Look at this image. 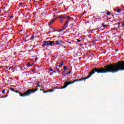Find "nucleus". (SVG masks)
Masks as SVG:
<instances>
[{"mask_svg":"<svg viewBox=\"0 0 124 124\" xmlns=\"http://www.w3.org/2000/svg\"><path fill=\"white\" fill-rule=\"evenodd\" d=\"M108 73H116L119 71H124V61H120L117 63H113L112 64L106 65Z\"/></svg>","mask_w":124,"mask_h":124,"instance_id":"nucleus-1","label":"nucleus"},{"mask_svg":"<svg viewBox=\"0 0 124 124\" xmlns=\"http://www.w3.org/2000/svg\"><path fill=\"white\" fill-rule=\"evenodd\" d=\"M96 72L98 74L99 73H108V71L107 70V68L106 66H104V67H101L100 68H94L92 69L91 72L89 73V75L88 77L86 78H79L78 82L80 81H83L84 80H87V79H89V78H91V76H93L94 73Z\"/></svg>","mask_w":124,"mask_h":124,"instance_id":"nucleus-2","label":"nucleus"},{"mask_svg":"<svg viewBox=\"0 0 124 124\" xmlns=\"http://www.w3.org/2000/svg\"><path fill=\"white\" fill-rule=\"evenodd\" d=\"M9 90H10L11 91H12V92H14L15 93H19L20 96L24 97V96H29V95H30L31 94V93H34L35 92H37L38 89L37 88L36 89H29L27 90V91L25 92L24 93H22L21 92H19V91H15V89L12 87H10V89Z\"/></svg>","mask_w":124,"mask_h":124,"instance_id":"nucleus-3","label":"nucleus"},{"mask_svg":"<svg viewBox=\"0 0 124 124\" xmlns=\"http://www.w3.org/2000/svg\"><path fill=\"white\" fill-rule=\"evenodd\" d=\"M55 45V42L54 41H45L43 42L42 45V47H45V46H54Z\"/></svg>","mask_w":124,"mask_h":124,"instance_id":"nucleus-4","label":"nucleus"},{"mask_svg":"<svg viewBox=\"0 0 124 124\" xmlns=\"http://www.w3.org/2000/svg\"><path fill=\"white\" fill-rule=\"evenodd\" d=\"M75 82H79L78 79H75L73 81H66L64 83V86L60 88L61 89H65L69 85H71L72 84H74Z\"/></svg>","mask_w":124,"mask_h":124,"instance_id":"nucleus-5","label":"nucleus"},{"mask_svg":"<svg viewBox=\"0 0 124 124\" xmlns=\"http://www.w3.org/2000/svg\"><path fill=\"white\" fill-rule=\"evenodd\" d=\"M63 43H64L62 40L60 41H56V45H62V44H63Z\"/></svg>","mask_w":124,"mask_h":124,"instance_id":"nucleus-6","label":"nucleus"},{"mask_svg":"<svg viewBox=\"0 0 124 124\" xmlns=\"http://www.w3.org/2000/svg\"><path fill=\"white\" fill-rule=\"evenodd\" d=\"M56 20H57V18H55L54 19L50 20L49 22H48V26H51V25H52V24H53L54 22L56 21Z\"/></svg>","mask_w":124,"mask_h":124,"instance_id":"nucleus-7","label":"nucleus"},{"mask_svg":"<svg viewBox=\"0 0 124 124\" xmlns=\"http://www.w3.org/2000/svg\"><path fill=\"white\" fill-rule=\"evenodd\" d=\"M102 27H103V28H105V27H108V26L109 25H108V24H107V21H105L102 24Z\"/></svg>","mask_w":124,"mask_h":124,"instance_id":"nucleus-8","label":"nucleus"},{"mask_svg":"<svg viewBox=\"0 0 124 124\" xmlns=\"http://www.w3.org/2000/svg\"><path fill=\"white\" fill-rule=\"evenodd\" d=\"M52 92H54V90H53V89L49 90H48L47 91H43L44 93H52Z\"/></svg>","mask_w":124,"mask_h":124,"instance_id":"nucleus-9","label":"nucleus"},{"mask_svg":"<svg viewBox=\"0 0 124 124\" xmlns=\"http://www.w3.org/2000/svg\"><path fill=\"white\" fill-rule=\"evenodd\" d=\"M55 70L57 71V72H60V69L58 68V66H57L55 68Z\"/></svg>","mask_w":124,"mask_h":124,"instance_id":"nucleus-10","label":"nucleus"},{"mask_svg":"<svg viewBox=\"0 0 124 124\" xmlns=\"http://www.w3.org/2000/svg\"><path fill=\"white\" fill-rule=\"evenodd\" d=\"M33 38H34V34H33L31 38L30 39V40H32V39H33Z\"/></svg>","mask_w":124,"mask_h":124,"instance_id":"nucleus-11","label":"nucleus"},{"mask_svg":"<svg viewBox=\"0 0 124 124\" xmlns=\"http://www.w3.org/2000/svg\"><path fill=\"white\" fill-rule=\"evenodd\" d=\"M66 17H67V16H66V15H64L62 16V19H64V18H66Z\"/></svg>","mask_w":124,"mask_h":124,"instance_id":"nucleus-12","label":"nucleus"},{"mask_svg":"<svg viewBox=\"0 0 124 124\" xmlns=\"http://www.w3.org/2000/svg\"><path fill=\"white\" fill-rule=\"evenodd\" d=\"M62 65H63V61L62 62V63H61L60 65H58V67H61V66H62Z\"/></svg>","mask_w":124,"mask_h":124,"instance_id":"nucleus-13","label":"nucleus"},{"mask_svg":"<svg viewBox=\"0 0 124 124\" xmlns=\"http://www.w3.org/2000/svg\"><path fill=\"white\" fill-rule=\"evenodd\" d=\"M63 68L64 71H66V70L67 69V67L64 66Z\"/></svg>","mask_w":124,"mask_h":124,"instance_id":"nucleus-14","label":"nucleus"},{"mask_svg":"<svg viewBox=\"0 0 124 124\" xmlns=\"http://www.w3.org/2000/svg\"><path fill=\"white\" fill-rule=\"evenodd\" d=\"M7 96H8V94H6L4 96H2L1 97V98H5V97H7Z\"/></svg>","mask_w":124,"mask_h":124,"instance_id":"nucleus-15","label":"nucleus"},{"mask_svg":"<svg viewBox=\"0 0 124 124\" xmlns=\"http://www.w3.org/2000/svg\"><path fill=\"white\" fill-rule=\"evenodd\" d=\"M64 31V29H60L58 31L59 32H61V31Z\"/></svg>","mask_w":124,"mask_h":124,"instance_id":"nucleus-16","label":"nucleus"},{"mask_svg":"<svg viewBox=\"0 0 124 124\" xmlns=\"http://www.w3.org/2000/svg\"><path fill=\"white\" fill-rule=\"evenodd\" d=\"M110 14H111V12H108L107 13V15L108 16H110Z\"/></svg>","mask_w":124,"mask_h":124,"instance_id":"nucleus-17","label":"nucleus"},{"mask_svg":"<svg viewBox=\"0 0 124 124\" xmlns=\"http://www.w3.org/2000/svg\"><path fill=\"white\" fill-rule=\"evenodd\" d=\"M69 22H68V20H66L65 23H64V25H68V24L69 23Z\"/></svg>","mask_w":124,"mask_h":124,"instance_id":"nucleus-18","label":"nucleus"},{"mask_svg":"<svg viewBox=\"0 0 124 124\" xmlns=\"http://www.w3.org/2000/svg\"><path fill=\"white\" fill-rule=\"evenodd\" d=\"M66 28H67V25L66 26H65V25H64L62 27V29H64V30H65V29H66Z\"/></svg>","mask_w":124,"mask_h":124,"instance_id":"nucleus-19","label":"nucleus"},{"mask_svg":"<svg viewBox=\"0 0 124 124\" xmlns=\"http://www.w3.org/2000/svg\"><path fill=\"white\" fill-rule=\"evenodd\" d=\"M116 12L117 13H120V12H121V10L120 9H117L116 10Z\"/></svg>","mask_w":124,"mask_h":124,"instance_id":"nucleus-20","label":"nucleus"},{"mask_svg":"<svg viewBox=\"0 0 124 124\" xmlns=\"http://www.w3.org/2000/svg\"><path fill=\"white\" fill-rule=\"evenodd\" d=\"M2 93L3 94H4L5 93V89H4L2 91Z\"/></svg>","mask_w":124,"mask_h":124,"instance_id":"nucleus-21","label":"nucleus"},{"mask_svg":"<svg viewBox=\"0 0 124 124\" xmlns=\"http://www.w3.org/2000/svg\"><path fill=\"white\" fill-rule=\"evenodd\" d=\"M66 18H67L68 21H69V20H70V16H67Z\"/></svg>","mask_w":124,"mask_h":124,"instance_id":"nucleus-22","label":"nucleus"},{"mask_svg":"<svg viewBox=\"0 0 124 124\" xmlns=\"http://www.w3.org/2000/svg\"><path fill=\"white\" fill-rule=\"evenodd\" d=\"M71 74V71L68 72L66 74V75H68L69 74Z\"/></svg>","mask_w":124,"mask_h":124,"instance_id":"nucleus-23","label":"nucleus"},{"mask_svg":"<svg viewBox=\"0 0 124 124\" xmlns=\"http://www.w3.org/2000/svg\"><path fill=\"white\" fill-rule=\"evenodd\" d=\"M22 5H23V2H21L19 3V6H22Z\"/></svg>","mask_w":124,"mask_h":124,"instance_id":"nucleus-24","label":"nucleus"},{"mask_svg":"<svg viewBox=\"0 0 124 124\" xmlns=\"http://www.w3.org/2000/svg\"><path fill=\"white\" fill-rule=\"evenodd\" d=\"M38 60V58L36 57L35 59V62H37Z\"/></svg>","mask_w":124,"mask_h":124,"instance_id":"nucleus-25","label":"nucleus"},{"mask_svg":"<svg viewBox=\"0 0 124 124\" xmlns=\"http://www.w3.org/2000/svg\"><path fill=\"white\" fill-rule=\"evenodd\" d=\"M27 65H29V67H30V66H31V63H30V62H28V63H27Z\"/></svg>","mask_w":124,"mask_h":124,"instance_id":"nucleus-26","label":"nucleus"},{"mask_svg":"<svg viewBox=\"0 0 124 124\" xmlns=\"http://www.w3.org/2000/svg\"><path fill=\"white\" fill-rule=\"evenodd\" d=\"M77 41H78V42H81V40L79 39H77Z\"/></svg>","mask_w":124,"mask_h":124,"instance_id":"nucleus-27","label":"nucleus"},{"mask_svg":"<svg viewBox=\"0 0 124 124\" xmlns=\"http://www.w3.org/2000/svg\"><path fill=\"white\" fill-rule=\"evenodd\" d=\"M63 21H64V20L61 19H60V21L61 22V23H62V22H63Z\"/></svg>","mask_w":124,"mask_h":124,"instance_id":"nucleus-28","label":"nucleus"},{"mask_svg":"<svg viewBox=\"0 0 124 124\" xmlns=\"http://www.w3.org/2000/svg\"><path fill=\"white\" fill-rule=\"evenodd\" d=\"M49 70L50 71H54V70H53V69H52V68H49Z\"/></svg>","mask_w":124,"mask_h":124,"instance_id":"nucleus-29","label":"nucleus"},{"mask_svg":"<svg viewBox=\"0 0 124 124\" xmlns=\"http://www.w3.org/2000/svg\"><path fill=\"white\" fill-rule=\"evenodd\" d=\"M57 19H58V18H62V16H59L58 17H56Z\"/></svg>","mask_w":124,"mask_h":124,"instance_id":"nucleus-30","label":"nucleus"},{"mask_svg":"<svg viewBox=\"0 0 124 124\" xmlns=\"http://www.w3.org/2000/svg\"><path fill=\"white\" fill-rule=\"evenodd\" d=\"M51 33V31H49L46 32V34H48V33Z\"/></svg>","mask_w":124,"mask_h":124,"instance_id":"nucleus-31","label":"nucleus"},{"mask_svg":"<svg viewBox=\"0 0 124 124\" xmlns=\"http://www.w3.org/2000/svg\"><path fill=\"white\" fill-rule=\"evenodd\" d=\"M8 93H9V90L8 91V92H7L6 94H7V95H8Z\"/></svg>","mask_w":124,"mask_h":124,"instance_id":"nucleus-32","label":"nucleus"},{"mask_svg":"<svg viewBox=\"0 0 124 124\" xmlns=\"http://www.w3.org/2000/svg\"><path fill=\"white\" fill-rule=\"evenodd\" d=\"M70 27H73V24H71V25H70Z\"/></svg>","mask_w":124,"mask_h":124,"instance_id":"nucleus-33","label":"nucleus"},{"mask_svg":"<svg viewBox=\"0 0 124 124\" xmlns=\"http://www.w3.org/2000/svg\"><path fill=\"white\" fill-rule=\"evenodd\" d=\"M96 30H98V29H93L92 31H96Z\"/></svg>","mask_w":124,"mask_h":124,"instance_id":"nucleus-34","label":"nucleus"},{"mask_svg":"<svg viewBox=\"0 0 124 124\" xmlns=\"http://www.w3.org/2000/svg\"><path fill=\"white\" fill-rule=\"evenodd\" d=\"M124 23H123L122 24L121 27H124Z\"/></svg>","mask_w":124,"mask_h":124,"instance_id":"nucleus-35","label":"nucleus"},{"mask_svg":"<svg viewBox=\"0 0 124 124\" xmlns=\"http://www.w3.org/2000/svg\"><path fill=\"white\" fill-rule=\"evenodd\" d=\"M51 31V32H55V31Z\"/></svg>","mask_w":124,"mask_h":124,"instance_id":"nucleus-36","label":"nucleus"},{"mask_svg":"<svg viewBox=\"0 0 124 124\" xmlns=\"http://www.w3.org/2000/svg\"><path fill=\"white\" fill-rule=\"evenodd\" d=\"M39 87V84H38V86L36 87V88H38Z\"/></svg>","mask_w":124,"mask_h":124,"instance_id":"nucleus-37","label":"nucleus"},{"mask_svg":"<svg viewBox=\"0 0 124 124\" xmlns=\"http://www.w3.org/2000/svg\"><path fill=\"white\" fill-rule=\"evenodd\" d=\"M53 72H54V73H56V72L55 71H53Z\"/></svg>","mask_w":124,"mask_h":124,"instance_id":"nucleus-38","label":"nucleus"},{"mask_svg":"<svg viewBox=\"0 0 124 124\" xmlns=\"http://www.w3.org/2000/svg\"><path fill=\"white\" fill-rule=\"evenodd\" d=\"M118 25H121V22H119Z\"/></svg>","mask_w":124,"mask_h":124,"instance_id":"nucleus-39","label":"nucleus"},{"mask_svg":"<svg viewBox=\"0 0 124 124\" xmlns=\"http://www.w3.org/2000/svg\"><path fill=\"white\" fill-rule=\"evenodd\" d=\"M10 18H13V16H11Z\"/></svg>","mask_w":124,"mask_h":124,"instance_id":"nucleus-40","label":"nucleus"},{"mask_svg":"<svg viewBox=\"0 0 124 124\" xmlns=\"http://www.w3.org/2000/svg\"><path fill=\"white\" fill-rule=\"evenodd\" d=\"M104 17H105V16H103V18H104Z\"/></svg>","mask_w":124,"mask_h":124,"instance_id":"nucleus-41","label":"nucleus"},{"mask_svg":"<svg viewBox=\"0 0 124 124\" xmlns=\"http://www.w3.org/2000/svg\"><path fill=\"white\" fill-rule=\"evenodd\" d=\"M54 37H57V36H54Z\"/></svg>","mask_w":124,"mask_h":124,"instance_id":"nucleus-42","label":"nucleus"},{"mask_svg":"<svg viewBox=\"0 0 124 124\" xmlns=\"http://www.w3.org/2000/svg\"><path fill=\"white\" fill-rule=\"evenodd\" d=\"M40 91H42V89H40Z\"/></svg>","mask_w":124,"mask_h":124,"instance_id":"nucleus-43","label":"nucleus"},{"mask_svg":"<svg viewBox=\"0 0 124 124\" xmlns=\"http://www.w3.org/2000/svg\"><path fill=\"white\" fill-rule=\"evenodd\" d=\"M32 71H33V69L32 70Z\"/></svg>","mask_w":124,"mask_h":124,"instance_id":"nucleus-44","label":"nucleus"},{"mask_svg":"<svg viewBox=\"0 0 124 124\" xmlns=\"http://www.w3.org/2000/svg\"><path fill=\"white\" fill-rule=\"evenodd\" d=\"M58 37H60V36H59Z\"/></svg>","mask_w":124,"mask_h":124,"instance_id":"nucleus-45","label":"nucleus"},{"mask_svg":"<svg viewBox=\"0 0 124 124\" xmlns=\"http://www.w3.org/2000/svg\"><path fill=\"white\" fill-rule=\"evenodd\" d=\"M69 43H70V42H69Z\"/></svg>","mask_w":124,"mask_h":124,"instance_id":"nucleus-46","label":"nucleus"}]
</instances>
